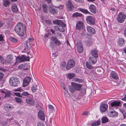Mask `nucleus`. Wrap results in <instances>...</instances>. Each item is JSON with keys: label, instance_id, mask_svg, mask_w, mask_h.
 I'll list each match as a JSON object with an SVG mask.
<instances>
[{"label": "nucleus", "instance_id": "nucleus-6", "mask_svg": "<svg viewBox=\"0 0 126 126\" xmlns=\"http://www.w3.org/2000/svg\"><path fill=\"white\" fill-rule=\"evenodd\" d=\"M126 15L122 12H120L117 18V21L120 23H122L125 21Z\"/></svg>", "mask_w": 126, "mask_h": 126}, {"label": "nucleus", "instance_id": "nucleus-37", "mask_svg": "<svg viewBox=\"0 0 126 126\" xmlns=\"http://www.w3.org/2000/svg\"><path fill=\"white\" fill-rule=\"evenodd\" d=\"M37 86L34 85H33V86L32 87V89L33 92H35L36 91L37 89Z\"/></svg>", "mask_w": 126, "mask_h": 126}, {"label": "nucleus", "instance_id": "nucleus-30", "mask_svg": "<svg viewBox=\"0 0 126 126\" xmlns=\"http://www.w3.org/2000/svg\"><path fill=\"white\" fill-rule=\"evenodd\" d=\"M101 123L100 120H98L94 122L92 124V125L93 126H99L100 125Z\"/></svg>", "mask_w": 126, "mask_h": 126}, {"label": "nucleus", "instance_id": "nucleus-49", "mask_svg": "<svg viewBox=\"0 0 126 126\" xmlns=\"http://www.w3.org/2000/svg\"><path fill=\"white\" fill-rule=\"evenodd\" d=\"M15 95H16L18 96L22 97V96L21 94H20V93H14Z\"/></svg>", "mask_w": 126, "mask_h": 126}, {"label": "nucleus", "instance_id": "nucleus-27", "mask_svg": "<svg viewBox=\"0 0 126 126\" xmlns=\"http://www.w3.org/2000/svg\"><path fill=\"white\" fill-rule=\"evenodd\" d=\"M120 102L119 101H114L112 102L111 103V106H119Z\"/></svg>", "mask_w": 126, "mask_h": 126}, {"label": "nucleus", "instance_id": "nucleus-58", "mask_svg": "<svg viewBox=\"0 0 126 126\" xmlns=\"http://www.w3.org/2000/svg\"><path fill=\"white\" fill-rule=\"evenodd\" d=\"M58 7L60 9H63L64 7V6L63 5H60Z\"/></svg>", "mask_w": 126, "mask_h": 126}, {"label": "nucleus", "instance_id": "nucleus-31", "mask_svg": "<svg viewBox=\"0 0 126 126\" xmlns=\"http://www.w3.org/2000/svg\"><path fill=\"white\" fill-rule=\"evenodd\" d=\"M42 7L43 10L44 12L46 13H47L48 9L47 5L45 4H43L42 5Z\"/></svg>", "mask_w": 126, "mask_h": 126}, {"label": "nucleus", "instance_id": "nucleus-10", "mask_svg": "<svg viewBox=\"0 0 126 126\" xmlns=\"http://www.w3.org/2000/svg\"><path fill=\"white\" fill-rule=\"evenodd\" d=\"M31 79V78L30 77H26L23 80V86L25 87L27 86L30 81Z\"/></svg>", "mask_w": 126, "mask_h": 126}, {"label": "nucleus", "instance_id": "nucleus-5", "mask_svg": "<svg viewBox=\"0 0 126 126\" xmlns=\"http://www.w3.org/2000/svg\"><path fill=\"white\" fill-rule=\"evenodd\" d=\"M30 57L29 56H26L24 55H23L21 57L17 56L16 58V62L20 63L25 61H29Z\"/></svg>", "mask_w": 126, "mask_h": 126}, {"label": "nucleus", "instance_id": "nucleus-45", "mask_svg": "<svg viewBox=\"0 0 126 126\" xmlns=\"http://www.w3.org/2000/svg\"><path fill=\"white\" fill-rule=\"evenodd\" d=\"M26 46L27 48L28 49H29L31 48V45L30 43L28 41H27L26 43Z\"/></svg>", "mask_w": 126, "mask_h": 126}, {"label": "nucleus", "instance_id": "nucleus-40", "mask_svg": "<svg viewBox=\"0 0 126 126\" xmlns=\"http://www.w3.org/2000/svg\"><path fill=\"white\" fill-rule=\"evenodd\" d=\"M73 80L79 82H82V79L76 78H74L73 79Z\"/></svg>", "mask_w": 126, "mask_h": 126}, {"label": "nucleus", "instance_id": "nucleus-4", "mask_svg": "<svg viewBox=\"0 0 126 126\" xmlns=\"http://www.w3.org/2000/svg\"><path fill=\"white\" fill-rule=\"evenodd\" d=\"M9 83L11 86L15 87L17 86L19 84L20 81L17 78L12 77L9 79Z\"/></svg>", "mask_w": 126, "mask_h": 126}, {"label": "nucleus", "instance_id": "nucleus-18", "mask_svg": "<svg viewBox=\"0 0 126 126\" xmlns=\"http://www.w3.org/2000/svg\"><path fill=\"white\" fill-rule=\"evenodd\" d=\"M108 105L105 104L101 105L100 108L101 111L102 112H105L108 109Z\"/></svg>", "mask_w": 126, "mask_h": 126}, {"label": "nucleus", "instance_id": "nucleus-60", "mask_svg": "<svg viewBox=\"0 0 126 126\" xmlns=\"http://www.w3.org/2000/svg\"><path fill=\"white\" fill-rule=\"evenodd\" d=\"M88 112L87 111H84L82 114V115H86L88 114Z\"/></svg>", "mask_w": 126, "mask_h": 126}, {"label": "nucleus", "instance_id": "nucleus-39", "mask_svg": "<svg viewBox=\"0 0 126 126\" xmlns=\"http://www.w3.org/2000/svg\"><path fill=\"white\" fill-rule=\"evenodd\" d=\"M21 95L22 96H29L30 95V94L27 91H24L21 94Z\"/></svg>", "mask_w": 126, "mask_h": 126}, {"label": "nucleus", "instance_id": "nucleus-56", "mask_svg": "<svg viewBox=\"0 0 126 126\" xmlns=\"http://www.w3.org/2000/svg\"><path fill=\"white\" fill-rule=\"evenodd\" d=\"M66 63L65 62H63L61 63V65L63 67H65V66Z\"/></svg>", "mask_w": 126, "mask_h": 126}, {"label": "nucleus", "instance_id": "nucleus-48", "mask_svg": "<svg viewBox=\"0 0 126 126\" xmlns=\"http://www.w3.org/2000/svg\"><path fill=\"white\" fill-rule=\"evenodd\" d=\"M4 76V74L2 72H0V81L2 79Z\"/></svg>", "mask_w": 126, "mask_h": 126}, {"label": "nucleus", "instance_id": "nucleus-21", "mask_svg": "<svg viewBox=\"0 0 126 126\" xmlns=\"http://www.w3.org/2000/svg\"><path fill=\"white\" fill-rule=\"evenodd\" d=\"M91 53L92 56L95 58H97L98 57V52L95 49L92 50L91 51Z\"/></svg>", "mask_w": 126, "mask_h": 126}, {"label": "nucleus", "instance_id": "nucleus-3", "mask_svg": "<svg viewBox=\"0 0 126 126\" xmlns=\"http://www.w3.org/2000/svg\"><path fill=\"white\" fill-rule=\"evenodd\" d=\"M71 86L69 87V90L71 93H73L77 90L79 91L81 89V85L73 82H71Z\"/></svg>", "mask_w": 126, "mask_h": 126}, {"label": "nucleus", "instance_id": "nucleus-61", "mask_svg": "<svg viewBox=\"0 0 126 126\" xmlns=\"http://www.w3.org/2000/svg\"><path fill=\"white\" fill-rule=\"evenodd\" d=\"M122 100L126 101V94L125 95L124 97L122 98Z\"/></svg>", "mask_w": 126, "mask_h": 126}, {"label": "nucleus", "instance_id": "nucleus-54", "mask_svg": "<svg viewBox=\"0 0 126 126\" xmlns=\"http://www.w3.org/2000/svg\"><path fill=\"white\" fill-rule=\"evenodd\" d=\"M45 22L47 24L49 25L51 23V22L48 20H45Z\"/></svg>", "mask_w": 126, "mask_h": 126}, {"label": "nucleus", "instance_id": "nucleus-36", "mask_svg": "<svg viewBox=\"0 0 126 126\" xmlns=\"http://www.w3.org/2000/svg\"><path fill=\"white\" fill-rule=\"evenodd\" d=\"M75 76V74L74 73H69L67 75L68 78L69 79H71Z\"/></svg>", "mask_w": 126, "mask_h": 126}, {"label": "nucleus", "instance_id": "nucleus-59", "mask_svg": "<svg viewBox=\"0 0 126 126\" xmlns=\"http://www.w3.org/2000/svg\"><path fill=\"white\" fill-rule=\"evenodd\" d=\"M66 43L68 47H71L70 44L68 40H67L66 41Z\"/></svg>", "mask_w": 126, "mask_h": 126}, {"label": "nucleus", "instance_id": "nucleus-13", "mask_svg": "<svg viewBox=\"0 0 126 126\" xmlns=\"http://www.w3.org/2000/svg\"><path fill=\"white\" fill-rule=\"evenodd\" d=\"M38 117L42 121H44L45 119V115L43 111L41 110H39L38 113Z\"/></svg>", "mask_w": 126, "mask_h": 126}, {"label": "nucleus", "instance_id": "nucleus-33", "mask_svg": "<svg viewBox=\"0 0 126 126\" xmlns=\"http://www.w3.org/2000/svg\"><path fill=\"white\" fill-rule=\"evenodd\" d=\"M102 123H105L108 122V120L107 118L105 117H103L101 118Z\"/></svg>", "mask_w": 126, "mask_h": 126}, {"label": "nucleus", "instance_id": "nucleus-47", "mask_svg": "<svg viewBox=\"0 0 126 126\" xmlns=\"http://www.w3.org/2000/svg\"><path fill=\"white\" fill-rule=\"evenodd\" d=\"M66 87H65L64 86L63 87V89L64 90H65V92L66 93H65V95H67L68 97H69L70 96L69 95V94L68 93V91L67 90H66Z\"/></svg>", "mask_w": 126, "mask_h": 126}, {"label": "nucleus", "instance_id": "nucleus-24", "mask_svg": "<svg viewBox=\"0 0 126 126\" xmlns=\"http://www.w3.org/2000/svg\"><path fill=\"white\" fill-rule=\"evenodd\" d=\"M49 12L52 14H54L56 13L57 12V9L55 8H53L52 6H50L49 10Z\"/></svg>", "mask_w": 126, "mask_h": 126}, {"label": "nucleus", "instance_id": "nucleus-1", "mask_svg": "<svg viewBox=\"0 0 126 126\" xmlns=\"http://www.w3.org/2000/svg\"><path fill=\"white\" fill-rule=\"evenodd\" d=\"M53 23L58 25L54 26V29L56 31H59L61 32H64L66 25L61 20H57L53 21Z\"/></svg>", "mask_w": 126, "mask_h": 126}, {"label": "nucleus", "instance_id": "nucleus-53", "mask_svg": "<svg viewBox=\"0 0 126 126\" xmlns=\"http://www.w3.org/2000/svg\"><path fill=\"white\" fill-rule=\"evenodd\" d=\"M24 65L23 64H21L19 65L18 66V68L19 69H21L23 68Z\"/></svg>", "mask_w": 126, "mask_h": 126}, {"label": "nucleus", "instance_id": "nucleus-43", "mask_svg": "<svg viewBox=\"0 0 126 126\" xmlns=\"http://www.w3.org/2000/svg\"><path fill=\"white\" fill-rule=\"evenodd\" d=\"M12 60L10 56H8L6 58V62L8 63H10Z\"/></svg>", "mask_w": 126, "mask_h": 126}, {"label": "nucleus", "instance_id": "nucleus-41", "mask_svg": "<svg viewBox=\"0 0 126 126\" xmlns=\"http://www.w3.org/2000/svg\"><path fill=\"white\" fill-rule=\"evenodd\" d=\"M12 94L11 93L9 92H7L5 93L4 98L10 97Z\"/></svg>", "mask_w": 126, "mask_h": 126}, {"label": "nucleus", "instance_id": "nucleus-9", "mask_svg": "<svg viewBox=\"0 0 126 126\" xmlns=\"http://www.w3.org/2000/svg\"><path fill=\"white\" fill-rule=\"evenodd\" d=\"M86 20L87 22L90 24L94 25L95 23V20L93 16H90L86 17Z\"/></svg>", "mask_w": 126, "mask_h": 126}, {"label": "nucleus", "instance_id": "nucleus-7", "mask_svg": "<svg viewBox=\"0 0 126 126\" xmlns=\"http://www.w3.org/2000/svg\"><path fill=\"white\" fill-rule=\"evenodd\" d=\"M75 65V62L72 59L70 60L66 64V68L67 70H69L74 67Z\"/></svg>", "mask_w": 126, "mask_h": 126}, {"label": "nucleus", "instance_id": "nucleus-16", "mask_svg": "<svg viewBox=\"0 0 126 126\" xmlns=\"http://www.w3.org/2000/svg\"><path fill=\"white\" fill-rule=\"evenodd\" d=\"M108 114L110 117H112L117 116L118 114V113L115 111L113 110H112L111 111H109Z\"/></svg>", "mask_w": 126, "mask_h": 126}, {"label": "nucleus", "instance_id": "nucleus-32", "mask_svg": "<svg viewBox=\"0 0 126 126\" xmlns=\"http://www.w3.org/2000/svg\"><path fill=\"white\" fill-rule=\"evenodd\" d=\"M15 100L17 103L19 104L21 103L22 101V100L21 98L17 97H15Z\"/></svg>", "mask_w": 126, "mask_h": 126}, {"label": "nucleus", "instance_id": "nucleus-64", "mask_svg": "<svg viewBox=\"0 0 126 126\" xmlns=\"http://www.w3.org/2000/svg\"><path fill=\"white\" fill-rule=\"evenodd\" d=\"M50 30L53 34H55V31L53 29H51Z\"/></svg>", "mask_w": 126, "mask_h": 126}, {"label": "nucleus", "instance_id": "nucleus-63", "mask_svg": "<svg viewBox=\"0 0 126 126\" xmlns=\"http://www.w3.org/2000/svg\"><path fill=\"white\" fill-rule=\"evenodd\" d=\"M0 70L3 72H5L6 71V70L4 68H0Z\"/></svg>", "mask_w": 126, "mask_h": 126}, {"label": "nucleus", "instance_id": "nucleus-12", "mask_svg": "<svg viewBox=\"0 0 126 126\" xmlns=\"http://www.w3.org/2000/svg\"><path fill=\"white\" fill-rule=\"evenodd\" d=\"M67 10L70 11H72L74 8V7L72 3L70 1H68L66 4Z\"/></svg>", "mask_w": 126, "mask_h": 126}, {"label": "nucleus", "instance_id": "nucleus-20", "mask_svg": "<svg viewBox=\"0 0 126 126\" xmlns=\"http://www.w3.org/2000/svg\"><path fill=\"white\" fill-rule=\"evenodd\" d=\"M90 11L93 14H95L96 12V8L94 5L93 4L90 5L89 7Z\"/></svg>", "mask_w": 126, "mask_h": 126}, {"label": "nucleus", "instance_id": "nucleus-29", "mask_svg": "<svg viewBox=\"0 0 126 126\" xmlns=\"http://www.w3.org/2000/svg\"><path fill=\"white\" fill-rule=\"evenodd\" d=\"M82 15L81 14L77 12L74 13L72 15L73 17H78L81 16Z\"/></svg>", "mask_w": 126, "mask_h": 126}, {"label": "nucleus", "instance_id": "nucleus-22", "mask_svg": "<svg viewBox=\"0 0 126 126\" xmlns=\"http://www.w3.org/2000/svg\"><path fill=\"white\" fill-rule=\"evenodd\" d=\"M118 44L119 45L123 46L125 44L124 39L123 38H120L119 39L118 41Z\"/></svg>", "mask_w": 126, "mask_h": 126}, {"label": "nucleus", "instance_id": "nucleus-26", "mask_svg": "<svg viewBox=\"0 0 126 126\" xmlns=\"http://www.w3.org/2000/svg\"><path fill=\"white\" fill-rule=\"evenodd\" d=\"M8 21L7 23V24L9 26V27H11L12 26V23L13 19V17H9V18Z\"/></svg>", "mask_w": 126, "mask_h": 126}, {"label": "nucleus", "instance_id": "nucleus-11", "mask_svg": "<svg viewBox=\"0 0 126 126\" xmlns=\"http://www.w3.org/2000/svg\"><path fill=\"white\" fill-rule=\"evenodd\" d=\"M84 24L81 21H78L76 24V28L77 30H80L82 29H83Z\"/></svg>", "mask_w": 126, "mask_h": 126}, {"label": "nucleus", "instance_id": "nucleus-25", "mask_svg": "<svg viewBox=\"0 0 126 126\" xmlns=\"http://www.w3.org/2000/svg\"><path fill=\"white\" fill-rule=\"evenodd\" d=\"M12 10L13 12L18 11V9L16 5L15 4H13L12 6Z\"/></svg>", "mask_w": 126, "mask_h": 126}, {"label": "nucleus", "instance_id": "nucleus-51", "mask_svg": "<svg viewBox=\"0 0 126 126\" xmlns=\"http://www.w3.org/2000/svg\"><path fill=\"white\" fill-rule=\"evenodd\" d=\"M23 90L21 87H20L14 90V91H19L20 92L22 91Z\"/></svg>", "mask_w": 126, "mask_h": 126}, {"label": "nucleus", "instance_id": "nucleus-42", "mask_svg": "<svg viewBox=\"0 0 126 126\" xmlns=\"http://www.w3.org/2000/svg\"><path fill=\"white\" fill-rule=\"evenodd\" d=\"M51 40L53 41L54 43L56 42V41L58 40L56 37L54 36H52L51 38Z\"/></svg>", "mask_w": 126, "mask_h": 126}, {"label": "nucleus", "instance_id": "nucleus-14", "mask_svg": "<svg viewBox=\"0 0 126 126\" xmlns=\"http://www.w3.org/2000/svg\"><path fill=\"white\" fill-rule=\"evenodd\" d=\"M25 100L26 102L29 104L33 105L35 104V100L33 98L31 97L26 98Z\"/></svg>", "mask_w": 126, "mask_h": 126}, {"label": "nucleus", "instance_id": "nucleus-46", "mask_svg": "<svg viewBox=\"0 0 126 126\" xmlns=\"http://www.w3.org/2000/svg\"><path fill=\"white\" fill-rule=\"evenodd\" d=\"M37 126H44L43 122L42 121H39L37 123Z\"/></svg>", "mask_w": 126, "mask_h": 126}, {"label": "nucleus", "instance_id": "nucleus-44", "mask_svg": "<svg viewBox=\"0 0 126 126\" xmlns=\"http://www.w3.org/2000/svg\"><path fill=\"white\" fill-rule=\"evenodd\" d=\"M10 40L13 43H15L17 41L16 39L12 37L10 38Z\"/></svg>", "mask_w": 126, "mask_h": 126}, {"label": "nucleus", "instance_id": "nucleus-15", "mask_svg": "<svg viewBox=\"0 0 126 126\" xmlns=\"http://www.w3.org/2000/svg\"><path fill=\"white\" fill-rule=\"evenodd\" d=\"M4 109L7 111H8L13 109V106L10 104H6L4 106Z\"/></svg>", "mask_w": 126, "mask_h": 126}, {"label": "nucleus", "instance_id": "nucleus-38", "mask_svg": "<svg viewBox=\"0 0 126 126\" xmlns=\"http://www.w3.org/2000/svg\"><path fill=\"white\" fill-rule=\"evenodd\" d=\"M28 65L27 63H25L24 65L23 69L24 70H26L30 68V67Z\"/></svg>", "mask_w": 126, "mask_h": 126}, {"label": "nucleus", "instance_id": "nucleus-17", "mask_svg": "<svg viewBox=\"0 0 126 126\" xmlns=\"http://www.w3.org/2000/svg\"><path fill=\"white\" fill-rule=\"evenodd\" d=\"M87 29L88 32L90 34H94L95 33V29L92 27L88 26L87 27Z\"/></svg>", "mask_w": 126, "mask_h": 126}, {"label": "nucleus", "instance_id": "nucleus-28", "mask_svg": "<svg viewBox=\"0 0 126 126\" xmlns=\"http://www.w3.org/2000/svg\"><path fill=\"white\" fill-rule=\"evenodd\" d=\"M10 1L8 0H4L3 1V5L5 7L8 6Z\"/></svg>", "mask_w": 126, "mask_h": 126}, {"label": "nucleus", "instance_id": "nucleus-50", "mask_svg": "<svg viewBox=\"0 0 126 126\" xmlns=\"http://www.w3.org/2000/svg\"><path fill=\"white\" fill-rule=\"evenodd\" d=\"M61 42H60V41L58 40L57 41H56V42H55L54 44H56L57 45L59 46L61 45Z\"/></svg>", "mask_w": 126, "mask_h": 126}, {"label": "nucleus", "instance_id": "nucleus-57", "mask_svg": "<svg viewBox=\"0 0 126 126\" xmlns=\"http://www.w3.org/2000/svg\"><path fill=\"white\" fill-rule=\"evenodd\" d=\"M17 113L19 115H21L22 114V112L20 110H18L17 112Z\"/></svg>", "mask_w": 126, "mask_h": 126}, {"label": "nucleus", "instance_id": "nucleus-55", "mask_svg": "<svg viewBox=\"0 0 126 126\" xmlns=\"http://www.w3.org/2000/svg\"><path fill=\"white\" fill-rule=\"evenodd\" d=\"M28 39L29 41L30 42H32L34 40L33 39V38H29Z\"/></svg>", "mask_w": 126, "mask_h": 126}, {"label": "nucleus", "instance_id": "nucleus-23", "mask_svg": "<svg viewBox=\"0 0 126 126\" xmlns=\"http://www.w3.org/2000/svg\"><path fill=\"white\" fill-rule=\"evenodd\" d=\"M95 57H91L89 59V62L90 63L94 64L96 62L97 60Z\"/></svg>", "mask_w": 126, "mask_h": 126}, {"label": "nucleus", "instance_id": "nucleus-52", "mask_svg": "<svg viewBox=\"0 0 126 126\" xmlns=\"http://www.w3.org/2000/svg\"><path fill=\"white\" fill-rule=\"evenodd\" d=\"M48 107L49 109H50L51 110H54V109L53 107V106L51 105H48Z\"/></svg>", "mask_w": 126, "mask_h": 126}, {"label": "nucleus", "instance_id": "nucleus-19", "mask_svg": "<svg viewBox=\"0 0 126 126\" xmlns=\"http://www.w3.org/2000/svg\"><path fill=\"white\" fill-rule=\"evenodd\" d=\"M110 75L111 77L113 79H117L118 78L117 73L114 71H112L110 73Z\"/></svg>", "mask_w": 126, "mask_h": 126}, {"label": "nucleus", "instance_id": "nucleus-8", "mask_svg": "<svg viewBox=\"0 0 126 126\" xmlns=\"http://www.w3.org/2000/svg\"><path fill=\"white\" fill-rule=\"evenodd\" d=\"M76 45L77 46V50L78 52L79 53H82L83 50L82 43L80 41H78L76 42Z\"/></svg>", "mask_w": 126, "mask_h": 126}, {"label": "nucleus", "instance_id": "nucleus-35", "mask_svg": "<svg viewBox=\"0 0 126 126\" xmlns=\"http://www.w3.org/2000/svg\"><path fill=\"white\" fill-rule=\"evenodd\" d=\"M79 10L81 12L85 14H88L90 13L87 9H84L80 8L79 9Z\"/></svg>", "mask_w": 126, "mask_h": 126}, {"label": "nucleus", "instance_id": "nucleus-2", "mask_svg": "<svg viewBox=\"0 0 126 126\" xmlns=\"http://www.w3.org/2000/svg\"><path fill=\"white\" fill-rule=\"evenodd\" d=\"M14 31L19 36H22L24 34V29L23 24L22 23L17 24L15 26Z\"/></svg>", "mask_w": 126, "mask_h": 126}, {"label": "nucleus", "instance_id": "nucleus-62", "mask_svg": "<svg viewBox=\"0 0 126 126\" xmlns=\"http://www.w3.org/2000/svg\"><path fill=\"white\" fill-rule=\"evenodd\" d=\"M120 111L123 114L124 113V112H125V110L124 109H122L120 110Z\"/></svg>", "mask_w": 126, "mask_h": 126}, {"label": "nucleus", "instance_id": "nucleus-34", "mask_svg": "<svg viewBox=\"0 0 126 126\" xmlns=\"http://www.w3.org/2000/svg\"><path fill=\"white\" fill-rule=\"evenodd\" d=\"M90 64V63H89L87 62L86 63V65L87 68L89 69H91L93 68V66Z\"/></svg>", "mask_w": 126, "mask_h": 126}]
</instances>
